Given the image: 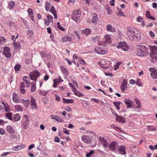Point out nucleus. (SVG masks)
<instances>
[{
	"instance_id": "f257e3e1",
	"label": "nucleus",
	"mask_w": 157,
	"mask_h": 157,
	"mask_svg": "<svg viewBox=\"0 0 157 157\" xmlns=\"http://www.w3.org/2000/svg\"><path fill=\"white\" fill-rule=\"evenodd\" d=\"M127 34L129 40L131 41H137L141 38L139 32L134 31L130 27L127 28Z\"/></svg>"
},
{
	"instance_id": "f03ea898",
	"label": "nucleus",
	"mask_w": 157,
	"mask_h": 157,
	"mask_svg": "<svg viewBox=\"0 0 157 157\" xmlns=\"http://www.w3.org/2000/svg\"><path fill=\"white\" fill-rule=\"evenodd\" d=\"M136 49V54L138 56H147L148 53L147 48L144 45H137Z\"/></svg>"
},
{
	"instance_id": "7ed1b4c3",
	"label": "nucleus",
	"mask_w": 157,
	"mask_h": 157,
	"mask_svg": "<svg viewBox=\"0 0 157 157\" xmlns=\"http://www.w3.org/2000/svg\"><path fill=\"white\" fill-rule=\"evenodd\" d=\"M117 48L118 49H121V50L124 51H128L129 49V47L124 41L119 42L118 45L117 46Z\"/></svg>"
},
{
	"instance_id": "20e7f679",
	"label": "nucleus",
	"mask_w": 157,
	"mask_h": 157,
	"mask_svg": "<svg viewBox=\"0 0 157 157\" xmlns=\"http://www.w3.org/2000/svg\"><path fill=\"white\" fill-rule=\"evenodd\" d=\"M105 41L100 42L98 41V44L99 46H105L107 44H109L111 43V39L110 36L109 35H105L104 38Z\"/></svg>"
},
{
	"instance_id": "39448f33",
	"label": "nucleus",
	"mask_w": 157,
	"mask_h": 157,
	"mask_svg": "<svg viewBox=\"0 0 157 157\" xmlns=\"http://www.w3.org/2000/svg\"><path fill=\"white\" fill-rule=\"evenodd\" d=\"M81 15V12L80 11L75 10L73 12L72 14V18L75 21H77L80 19Z\"/></svg>"
},
{
	"instance_id": "423d86ee",
	"label": "nucleus",
	"mask_w": 157,
	"mask_h": 157,
	"mask_svg": "<svg viewBox=\"0 0 157 157\" xmlns=\"http://www.w3.org/2000/svg\"><path fill=\"white\" fill-rule=\"evenodd\" d=\"M29 123V119L28 116L25 115L23 116V118L22 121V127L26 129H27V126Z\"/></svg>"
},
{
	"instance_id": "0eeeda50",
	"label": "nucleus",
	"mask_w": 157,
	"mask_h": 157,
	"mask_svg": "<svg viewBox=\"0 0 157 157\" xmlns=\"http://www.w3.org/2000/svg\"><path fill=\"white\" fill-rule=\"evenodd\" d=\"M99 140L104 148L108 147L109 146V142L106 138L103 137H99Z\"/></svg>"
},
{
	"instance_id": "6e6552de",
	"label": "nucleus",
	"mask_w": 157,
	"mask_h": 157,
	"mask_svg": "<svg viewBox=\"0 0 157 157\" xmlns=\"http://www.w3.org/2000/svg\"><path fill=\"white\" fill-rule=\"evenodd\" d=\"M128 82L126 79H124L121 85V89L122 91L126 93L127 92L128 86H127Z\"/></svg>"
},
{
	"instance_id": "1a4fd4ad",
	"label": "nucleus",
	"mask_w": 157,
	"mask_h": 157,
	"mask_svg": "<svg viewBox=\"0 0 157 157\" xmlns=\"http://www.w3.org/2000/svg\"><path fill=\"white\" fill-rule=\"evenodd\" d=\"M150 50L155 60H157V47L155 46H149Z\"/></svg>"
},
{
	"instance_id": "9d476101",
	"label": "nucleus",
	"mask_w": 157,
	"mask_h": 157,
	"mask_svg": "<svg viewBox=\"0 0 157 157\" xmlns=\"http://www.w3.org/2000/svg\"><path fill=\"white\" fill-rule=\"evenodd\" d=\"M40 76L39 72L37 71H34L30 73L29 76L31 79L32 80L36 81V79Z\"/></svg>"
},
{
	"instance_id": "9b49d317",
	"label": "nucleus",
	"mask_w": 157,
	"mask_h": 157,
	"mask_svg": "<svg viewBox=\"0 0 157 157\" xmlns=\"http://www.w3.org/2000/svg\"><path fill=\"white\" fill-rule=\"evenodd\" d=\"M149 71L151 72V76L154 79L157 78V70L154 68H150L149 69Z\"/></svg>"
},
{
	"instance_id": "f8f14e48",
	"label": "nucleus",
	"mask_w": 157,
	"mask_h": 157,
	"mask_svg": "<svg viewBox=\"0 0 157 157\" xmlns=\"http://www.w3.org/2000/svg\"><path fill=\"white\" fill-rule=\"evenodd\" d=\"M12 99L14 102L17 103H19L21 101L18 95L15 92L13 94Z\"/></svg>"
},
{
	"instance_id": "ddd939ff",
	"label": "nucleus",
	"mask_w": 157,
	"mask_h": 157,
	"mask_svg": "<svg viewBox=\"0 0 157 157\" xmlns=\"http://www.w3.org/2000/svg\"><path fill=\"white\" fill-rule=\"evenodd\" d=\"M10 51V48L8 47H5L4 48L3 54L7 58H10L11 56Z\"/></svg>"
},
{
	"instance_id": "4468645a",
	"label": "nucleus",
	"mask_w": 157,
	"mask_h": 157,
	"mask_svg": "<svg viewBox=\"0 0 157 157\" xmlns=\"http://www.w3.org/2000/svg\"><path fill=\"white\" fill-rule=\"evenodd\" d=\"M94 51L98 54H105L106 51L105 49L102 48L101 47H96L94 48Z\"/></svg>"
},
{
	"instance_id": "2eb2a0df",
	"label": "nucleus",
	"mask_w": 157,
	"mask_h": 157,
	"mask_svg": "<svg viewBox=\"0 0 157 157\" xmlns=\"http://www.w3.org/2000/svg\"><path fill=\"white\" fill-rule=\"evenodd\" d=\"M117 145V143L115 141L111 142L109 144L108 146L109 149L110 151H114Z\"/></svg>"
},
{
	"instance_id": "dca6fc26",
	"label": "nucleus",
	"mask_w": 157,
	"mask_h": 157,
	"mask_svg": "<svg viewBox=\"0 0 157 157\" xmlns=\"http://www.w3.org/2000/svg\"><path fill=\"white\" fill-rule=\"evenodd\" d=\"M118 153L122 155H124L126 154V152L125 150V148L124 146L122 145H118L117 146Z\"/></svg>"
},
{
	"instance_id": "f3484780",
	"label": "nucleus",
	"mask_w": 157,
	"mask_h": 157,
	"mask_svg": "<svg viewBox=\"0 0 157 157\" xmlns=\"http://www.w3.org/2000/svg\"><path fill=\"white\" fill-rule=\"evenodd\" d=\"M116 116V120L117 122L124 123L125 122V120L124 118L121 117V116H118L117 114H115Z\"/></svg>"
},
{
	"instance_id": "a211bd4d",
	"label": "nucleus",
	"mask_w": 157,
	"mask_h": 157,
	"mask_svg": "<svg viewBox=\"0 0 157 157\" xmlns=\"http://www.w3.org/2000/svg\"><path fill=\"white\" fill-rule=\"evenodd\" d=\"M124 102L126 105L127 108H130L132 106L133 102L129 99L125 98L124 101Z\"/></svg>"
},
{
	"instance_id": "6ab92c4d",
	"label": "nucleus",
	"mask_w": 157,
	"mask_h": 157,
	"mask_svg": "<svg viewBox=\"0 0 157 157\" xmlns=\"http://www.w3.org/2000/svg\"><path fill=\"white\" fill-rule=\"evenodd\" d=\"M98 64L101 68L105 69H107L109 68V65L107 63H104V62L103 60L99 62Z\"/></svg>"
},
{
	"instance_id": "aec40b11",
	"label": "nucleus",
	"mask_w": 157,
	"mask_h": 157,
	"mask_svg": "<svg viewBox=\"0 0 157 157\" xmlns=\"http://www.w3.org/2000/svg\"><path fill=\"white\" fill-rule=\"evenodd\" d=\"M49 11L53 14L54 17V18L56 19H57V16L56 14V11L54 6H52L51 9L50 10H49Z\"/></svg>"
},
{
	"instance_id": "412c9836",
	"label": "nucleus",
	"mask_w": 157,
	"mask_h": 157,
	"mask_svg": "<svg viewBox=\"0 0 157 157\" xmlns=\"http://www.w3.org/2000/svg\"><path fill=\"white\" fill-rule=\"evenodd\" d=\"M31 107L32 109H37V106L35 103V100L32 98H31Z\"/></svg>"
},
{
	"instance_id": "4be33fe9",
	"label": "nucleus",
	"mask_w": 157,
	"mask_h": 157,
	"mask_svg": "<svg viewBox=\"0 0 157 157\" xmlns=\"http://www.w3.org/2000/svg\"><path fill=\"white\" fill-rule=\"evenodd\" d=\"M25 147V145L23 144H20L17 146L14 147L12 148V150L13 151H18L22 149Z\"/></svg>"
},
{
	"instance_id": "5701e85b",
	"label": "nucleus",
	"mask_w": 157,
	"mask_h": 157,
	"mask_svg": "<svg viewBox=\"0 0 157 157\" xmlns=\"http://www.w3.org/2000/svg\"><path fill=\"white\" fill-rule=\"evenodd\" d=\"M51 118L55 120L56 121H57L59 122H62L63 120L61 118L55 115H51Z\"/></svg>"
},
{
	"instance_id": "b1692460",
	"label": "nucleus",
	"mask_w": 157,
	"mask_h": 157,
	"mask_svg": "<svg viewBox=\"0 0 157 157\" xmlns=\"http://www.w3.org/2000/svg\"><path fill=\"white\" fill-rule=\"evenodd\" d=\"M82 140L86 143H90V138L87 136H83L82 137Z\"/></svg>"
},
{
	"instance_id": "393cba45",
	"label": "nucleus",
	"mask_w": 157,
	"mask_h": 157,
	"mask_svg": "<svg viewBox=\"0 0 157 157\" xmlns=\"http://www.w3.org/2000/svg\"><path fill=\"white\" fill-rule=\"evenodd\" d=\"M23 80L24 81L23 82L25 83L26 85V86L29 87L30 86V81L29 78L27 76H25L23 78Z\"/></svg>"
},
{
	"instance_id": "a878e982",
	"label": "nucleus",
	"mask_w": 157,
	"mask_h": 157,
	"mask_svg": "<svg viewBox=\"0 0 157 157\" xmlns=\"http://www.w3.org/2000/svg\"><path fill=\"white\" fill-rule=\"evenodd\" d=\"M106 30L107 31L110 32H114L115 31V29L114 27L110 25H108L106 26Z\"/></svg>"
},
{
	"instance_id": "bb28decb",
	"label": "nucleus",
	"mask_w": 157,
	"mask_h": 157,
	"mask_svg": "<svg viewBox=\"0 0 157 157\" xmlns=\"http://www.w3.org/2000/svg\"><path fill=\"white\" fill-rule=\"evenodd\" d=\"M92 15L93 16L92 22L94 24H96L97 23V20L98 19V15L95 13H92Z\"/></svg>"
},
{
	"instance_id": "cd10ccee",
	"label": "nucleus",
	"mask_w": 157,
	"mask_h": 157,
	"mask_svg": "<svg viewBox=\"0 0 157 157\" xmlns=\"http://www.w3.org/2000/svg\"><path fill=\"white\" fill-rule=\"evenodd\" d=\"M25 86L23 82H22L21 83V85L20 87V91L23 94H25L26 91L25 89Z\"/></svg>"
},
{
	"instance_id": "c85d7f7f",
	"label": "nucleus",
	"mask_w": 157,
	"mask_h": 157,
	"mask_svg": "<svg viewBox=\"0 0 157 157\" xmlns=\"http://www.w3.org/2000/svg\"><path fill=\"white\" fill-rule=\"evenodd\" d=\"M6 129L8 132L9 133L13 134L15 133V131L12 127L10 125H8L7 126Z\"/></svg>"
},
{
	"instance_id": "c756f323",
	"label": "nucleus",
	"mask_w": 157,
	"mask_h": 157,
	"mask_svg": "<svg viewBox=\"0 0 157 157\" xmlns=\"http://www.w3.org/2000/svg\"><path fill=\"white\" fill-rule=\"evenodd\" d=\"M15 4V2H14L11 1L8 2V8L10 10H12L13 9Z\"/></svg>"
},
{
	"instance_id": "7c9ffc66",
	"label": "nucleus",
	"mask_w": 157,
	"mask_h": 157,
	"mask_svg": "<svg viewBox=\"0 0 157 157\" xmlns=\"http://www.w3.org/2000/svg\"><path fill=\"white\" fill-rule=\"evenodd\" d=\"M21 102H20V103L21 102L24 104V105L26 107H27L29 105V100H24L21 99Z\"/></svg>"
},
{
	"instance_id": "2f4dec72",
	"label": "nucleus",
	"mask_w": 157,
	"mask_h": 157,
	"mask_svg": "<svg viewBox=\"0 0 157 157\" xmlns=\"http://www.w3.org/2000/svg\"><path fill=\"white\" fill-rule=\"evenodd\" d=\"M134 101L137 105V106L136 107V109H140L141 106L140 101L136 98H134Z\"/></svg>"
},
{
	"instance_id": "473e14b6",
	"label": "nucleus",
	"mask_w": 157,
	"mask_h": 157,
	"mask_svg": "<svg viewBox=\"0 0 157 157\" xmlns=\"http://www.w3.org/2000/svg\"><path fill=\"white\" fill-rule=\"evenodd\" d=\"M72 39V37H69L68 36L66 35L62 38V41L63 42H67L71 40Z\"/></svg>"
},
{
	"instance_id": "72a5a7b5",
	"label": "nucleus",
	"mask_w": 157,
	"mask_h": 157,
	"mask_svg": "<svg viewBox=\"0 0 157 157\" xmlns=\"http://www.w3.org/2000/svg\"><path fill=\"white\" fill-rule=\"evenodd\" d=\"M2 103L4 106V108L5 109L6 111V112H9L10 110V108L8 104L7 103H4V102H2Z\"/></svg>"
},
{
	"instance_id": "f704fd0d",
	"label": "nucleus",
	"mask_w": 157,
	"mask_h": 157,
	"mask_svg": "<svg viewBox=\"0 0 157 157\" xmlns=\"http://www.w3.org/2000/svg\"><path fill=\"white\" fill-rule=\"evenodd\" d=\"M73 92L75 95L78 97H81L83 96V94L81 93L80 92L78 91L75 88H74V89H73Z\"/></svg>"
},
{
	"instance_id": "c9c22d12",
	"label": "nucleus",
	"mask_w": 157,
	"mask_h": 157,
	"mask_svg": "<svg viewBox=\"0 0 157 157\" xmlns=\"http://www.w3.org/2000/svg\"><path fill=\"white\" fill-rule=\"evenodd\" d=\"M14 108L17 112H22L23 109L21 106L19 105H16L14 106Z\"/></svg>"
},
{
	"instance_id": "e433bc0d",
	"label": "nucleus",
	"mask_w": 157,
	"mask_h": 157,
	"mask_svg": "<svg viewBox=\"0 0 157 157\" xmlns=\"http://www.w3.org/2000/svg\"><path fill=\"white\" fill-rule=\"evenodd\" d=\"M14 48L16 50H18L21 47L19 43L18 42H14L13 43Z\"/></svg>"
},
{
	"instance_id": "4c0bfd02",
	"label": "nucleus",
	"mask_w": 157,
	"mask_h": 157,
	"mask_svg": "<svg viewBox=\"0 0 157 157\" xmlns=\"http://www.w3.org/2000/svg\"><path fill=\"white\" fill-rule=\"evenodd\" d=\"M146 16L148 18L152 19L153 20H155V18L154 17L151 16L150 13L148 11H147L146 12Z\"/></svg>"
},
{
	"instance_id": "58836bf2",
	"label": "nucleus",
	"mask_w": 157,
	"mask_h": 157,
	"mask_svg": "<svg viewBox=\"0 0 157 157\" xmlns=\"http://www.w3.org/2000/svg\"><path fill=\"white\" fill-rule=\"evenodd\" d=\"M13 119L15 121H17L20 119V117L18 114H16L14 115Z\"/></svg>"
},
{
	"instance_id": "ea45409f",
	"label": "nucleus",
	"mask_w": 157,
	"mask_h": 157,
	"mask_svg": "<svg viewBox=\"0 0 157 157\" xmlns=\"http://www.w3.org/2000/svg\"><path fill=\"white\" fill-rule=\"evenodd\" d=\"M48 91H45L44 90H39V92L40 94L42 96H45L48 93Z\"/></svg>"
},
{
	"instance_id": "a19ab883",
	"label": "nucleus",
	"mask_w": 157,
	"mask_h": 157,
	"mask_svg": "<svg viewBox=\"0 0 157 157\" xmlns=\"http://www.w3.org/2000/svg\"><path fill=\"white\" fill-rule=\"evenodd\" d=\"M6 41V39L4 37L0 36V45L4 44Z\"/></svg>"
},
{
	"instance_id": "79ce46f5",
	"label": "nucleus",
	"mask_w": 157,
	"mask_h": 157,
	"mask_svg": "<svg viewBox=\"0 0 157 157\" xmlns=\"http://www.w3.org/2000/svg\"><path fill=\"white\" fill-rule=\"evenodd\" d=\"M82 32L83 33L88 36L90 33V31L88 29H86L82 31Z\"/></svg>"
},
{
	"instance_id": "37998d69",
	"label": "nucleus",
	"mask_w": 157,
	"mask_h": 157,
	"mask_svg": "<svg viewBox=\"0 0 157 157\" xmlns=\"http://www.w3.org/2000/svg\"><path fill=\"white\" fill-rule=\"evenodd\" d=\"M45 9L46 11H49L50 8V4L49 2H47L45 3Z\"/></svg>"
},
{
	"instance_id": "c03bdc74",
	"label": "nucleus",
	"mask_w": 157,
	"mask_h": 157,
	"mask_svg": "<svg viewBox=\"0 0 157 157\" xmlns=\"http://www.w3.org/2000/svg\"><path fill=\"white\" fill-rule=\"evenodd\" d=\"M36 89L35 83L34 82H32L31 83V92H34L35 91Z\"/></svg>"
},
{
	"instance_id": "a18cd8bd",
	"label": "nucleus",
	"mask_w": 157,
	"mask_h": 157,
	"mask_svg": "<svg viewBox=\"0 0 157 157\" xmlns=\"http://www.w3.org/2000/svg\"><path fill=\"white\" fill-rule=\"evenodd\" d=\"M63 80L61 78V77L59 76L58 78H56L53 80V82L56 83H59L60 82H62Z\"/></svg>"
},
{
	"instance_id": "49530a36",
	"label": "nucleus",
	"mask_w": 157,
	"mask_h": 157,
	"mask_svg": "<svg viewBox=\"0 0 157 157\" xmlns=\"http://www.w3.org/2000/svg\"><path fill=\"white\" fill-rule=\"evenodd\" d=\"M121 102H113V104L118 110L120 109V105Z\"/></svg>"
},
{
	"instance_id": "de8ad7c7",
	"label": "nucleus",
	"mask_w": 157,
	"mask_h": 157,
	"mask_svg": "<svg viewBox=\"0 0 157 157\" xmlns=\"http://www.w3.org/2000/svg\"><path fill=\"white\" fill-rule=\"evenodd\" d=\"M12 113H8L6 114V116L9 120H11L12 119Z\"/></svg>"
},
{
	"instance_id": "09e8293b",
	"label": "nucleus",
	"mask_w": 157,
	"mask_h": 157,
	"mask_svg": "<svg viewBox=\"0 0 157 157\" xmlns=\"http://www.w3.org/2000/svg\"><path fill=\"white\" fill-rule=\"evenodd\" d=\"M74 101L72 99H66L65 101H63L64 103H72Z\"/></svg>"
},
{
	"instance_id": "8fccbe9b",
	"label": "nucleus",
	"mask_w": 157,
	"mask_h": 157,
	"mask_svg": "<svg viewBox=\"0 0 157 157\" xmlns=\"http://www.w3.org/2000/svg\"><path fill=\"white\" fill-rule=\"evenodd\" d=\"M57 26L58 28L59 29L61 30L62 31H64V28L63 27L60 25L59 22H58L57 23Z\"/></svg>"
},
{
	"instance_id": "3c124183",
	"label": "nucleus",
	"mask_w": 157,
	"mask_h": 157,
	"mask_svg": "<svg viewBox=\"0 0 157 157\" xmlns=\"http://www.w3.org/2000/svg\"><path fill=\"white\" fill-rule=\"evenodd\" d=\"M28 13L30 17H33V10L31 9L30 8L28 10Z\"/></svg>"
},
{
	"instance_id": "603ef678",
	"label": "nucleus",
	"mask_w": 157,
	"mask_h": 157,
	"mask_svg": "<svg viewBox=\"0 0 157 157\" xmlns=\"http://www.w3.org/2000/svg\"><path fill=\"white\" fill-rule=\"evenodd\" d=\"M94 152V151L91 150L89 152H87L86 155V157H90L92 154H93Z\"/></svg>"
},
{
	"instance_id": "864d4df0",
	"label": "nucleus",
	"mask_w": 157,
	"mask_h": 157,
	"mask_svg": "<svg viewBox=\"0 0 157 157\" xmlns=\"http://www.w3.org/2000/svg\"><path fill=\"white\" fill-rule=\"evenodd\" d=\"M118 13L119 14V15L120 16H125L124 13L122 12L121 9H119L118 13H117V14Z\"/></svg>"
},
{
	"instance_id": "5fc2aeb1",
	"label": "nucleus",
	"mask_w": 157,
	"mask_h": 157,
	"mask_svg": "<svg viewBox=\"0 0 157 157\" xmlns=\"http://www.w3.org/2000/svg\"><path fill=\"white\" fill-rule=\"evenodd\" d=\"M148 129L149 131L151 130V131H155V130L156 128L155 127H153L152 126H147Z\"/></svg>"
},
{
	"instance_id": "6e6d98bb",
	"label": "nucleus",
	"mask_w": 157,
	"mask_h": 157,
	"mask_svg": "<svg viewBox=\"0 0 157 157\" xmlns=\"http://www.w3.org/2000/svg\"><path fill=\"white\" fill-rule=\"evenodd\" d=\"M14 69L16 71H18L21 68V66L20 65H16L14 67Z\"/></svg>"
},
{
	"instance_id": "4d7b16f0",
	"label": "nucleus",
	"mask_w": 157,
	"mask_h": 157,
	"mask_svg": "<svg viewBox=\"0 0 157 157\" xmlns=\"http://www.w3.org/2000/svg\"><path fill=\"white\" fill-rule=\"evenodd\" d=\"M61 69L62 72L64 74H66L67 72V70L64 67H61Z\"/></svg>"
},
{
	"instance_id": "13d9d810",
	"label": "nucleus",
	"mask_w": 157,
	"mask_h": 157,
	"mask_svg": "<svg viewBox=\"0 0 157 157\" xmlns=\"http://www.w3.org/2000/svg\"><path fill=\"white\" fill-rule=\"evenodd\" d=\"M100 38V37L99 36H96L94 37L92 39V40L95 41L96 40L99 39Z\"/></svg>"
},
{
	"instance_id": "bf43d9fd",
	"label": "nucleus",
	"mask_w": 157,
	"mask_h": 157,
	"mask_svg": "<svg viewBox=\"0 0 157 157\" xmlns=\"http://www.w3.org/2000/svg\"><path fill=\"white\" fill-rule=\"evenodd\" d=\"M143 20V18L139 16L138 17L136 18V21L138 22H140Z\"/></svg>"
},
{
	"instance_id": "052dcab7",
	"label": "nucleus",
	"mask_w": 157,
	"mask_h": 157,
	"mask_svg": "<svg viewBox=\"0 0 157 157\" xmlns=\"http://www.w3.org/2000/svg\"><path fill=\"white\" fill-rule=\"evenodd\" d=\"M47 17L48 18V20L50 22H52L53 21V18L50 15H48L47 16Z\"/></svg>"
},
{
	"instance_id": "680f3d73",
	"label": "nucleus",
	"mask_w": 157,
	"mask_h": 157,
	"mask_svg": "<svg viewBox=\"0 0 157 157\" xmlns=\"http://www.w3.org/2000/svg\"><path fill=\"white\" fill-rule=\"evenodd\" d=\"M107 11L108 14L109 15H110L112 14V11L110 8H107Z\"/></svg>"
},
{
	"instance_id": "e2e57ef3",
	"label": "nucleus",
	"mask_w": 157,
	"mask_h": 157,
	"mask_svg": "<svg viewBox=\"0 0 157 157\" xmlns=\"http://www.w3.org/2000/svg\"><path fill=\"white\" fill-rule=\"evenodd\" d=\"M5 133V130L2 128H0V134L2 135H4Z\"/></svg>"
},
{
	"instance_id": "0e129e2a",
	"label": "nucleus",
	"mask_w": 157,
	"mask_h": 157,
	"mask_svg": "<svg viewBox=\"0 0 157 157\" xmlns=\"http://www.w3.org/2000/svg\"><path fill=\"white\" fill-rule=\"evenodd\" d=\"M10 153H11V152H6L3 153V154H2L1 155V156L2 157L3 156H6L7 155L10 154Z\"/></svg>"
},
{
	"instance_id": "69168bd1",
	"label": "nucleus",
	"mask_w": 157,
	"mask_h": 157,
	"mask_svg": "<svg viewBox=\"0 0 157 157\" xmlns=\"http://www.w3.org/2000/svg\"><path fill=\"white\" fill-rule=\"evenodd\" d=\"M63 132L67 134V135H68L69 134V131L67 130V129L66 128H64L63 129Z\"/></svg>"
},
{
	"instance_id": "338daca9",
	"label": "nucleus",
	"mask_w": 157,
	"mask_h": 157,
	"mask_svg": "<svg viewBox=\"0 0 157 157\" xmlns=\"http://www.w3.org/2000/svg\"><path fill=\"white\" fill-rule=\"evenodd\" d=\"M91 101H94L97 103H98L99 102V100L96 99L95 98H93L91 99Z\"/></svg>"
},
{
	"instance_id": "774afa93",
	"label": "nucleus",
	"mask_w": 157,
	"mask_h": 157,
	"mask_svg": "<svg viewBox=\"0 0 157 157\" xmlns=\"http://www.w3.org/2000/svg\"><path fill=\"white\" fill-rule=\"evenodd\" d=\"M150 35L151 37H154L155 35L152 31H150L149 32Z\"/></svg>"
}]
</instances>
